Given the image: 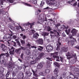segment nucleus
<instances>
[{
  "label": "nucleus",
  "instance_id": "nucleus-1",
  "mask_svg": "<svg viewBox=\"0 0 79 79\" xmlns=\"http://www.w3.org/2000/svg\"><path fill=\"white\" fill-rule=\"evenodd\" d=\"M46 2L47 4L49 5L48 7L44 8V10H49V9L53 10H55L54 6L58 7L60 5V3L58 1H57L55 2H52L50 0H47Z\"/></svg>",
  "mask_w": 79,
  "mask_h": 79
},
{
  "label": "nucleus",
  "instance_id": "nucleus-2",
  "mask_svg": "<svg viewBox=\"0 0 79 79\" xmlns=\"http://www.w3.org/2000/svg\"><path fill=\"white\" fill-rule=\"evenodd\" d=\"M31 71L33 72V75L34 76L33 77V79H38V77H39L40 76H45L46 73H50V70L48 69H46L45 70V72H42L39 73H36L37 70H34V69H31Z\"/></svg>",
  "mask_w": 79,
  "mask_h": 79
},
{
  "label": "nucleus",
  "instance_id": "nucleus-3",
  "mask_svg": "<svg viewBox=\"0 0 79 79\" xmlns=\"http://www.w3.org/2000/svg\"><path fill=\"white\" fill-rule=\"evenodd\" d=\"M5 56L6 57H8L10 56V54L7 53H2L0 54V62L1 64H3L4 66H6V62L5 61Z\"/></svg>",
  "mask_w": 79,
  "mask_h": 79
},
{
  "label": "nucleus",
  "instance_id": "nucleus-4",
  "mask_svg": "<svg viewBox=\"0 0 79 79\" xmlns=\"http://www.w3.org/2000/svg\"><path fill=\"white\" fill-rule=\"evenodd\" d=\"M69 37L71 39L70 44L71 45H72V46H73L74 44V42H76V40L75 38L73 37L72 35H69Z\"/></svg>",
  "mask_w": 79,
  "mask_h": 79
},
{
  "label": "nucleus",
  "instance_id": "nucleus-5",
  "mask_svg": "<svg viewBox=\"0 0 79 79\" xmlns=\"http://www.w3.org/2000/svg\"><path fill=\"white\" fill-rule=\"evenodd\" d=\"M52 55H53V57L56 58V61H60V57L58 56V52H56L53 54H52Z\"/></svg>",
  "mask_w": 79,
  "mask_h": 79
},
{
  "label": "nucleus",
  "instance_id": "nucleus-6",
  "mask_svg": "<svg viewBox=\"0 0 79 79\" xmlns=\"http://www.w3.org/2000/svg\"><path fill=\"white\" fill-rule=\"evenodd\" d=\"M46 50L48 52H50L53 50V46L49 44L46 47Z\"/></svg>",
  "mask_w": 79,
  "mask_h": 79
},
{
  "label": "nucleus",
  "instance_id": "nucleus-7",
  "mask_svg": "<svg viewBox=\"0 0 79 79\" xmlns=\"http://www.w3.org/2000/svg\"><path fill=\"white\" fill-rule=\"evenodd\" d=\"M6 13H6L5 11V8L3 7L2 5H1L0 8V14H1L3 15H6Z\"/></svg>",
  "mask_w": 79,
  "mask_h": 79
},
{
  "label": "nucleus",
  "instance_id": "nucleus-8",
  "mask_svg": "<svg viewBox=\"0 0 79 79\" xmlns=\"http://www.w3.org/2000/svg\"><path fill=\"white\" fill-rule=\"evenodd\" d=\"M47 60H48L46 61V64L48 68L50 67V65H51L50 61H52V58H50L49 57H47Z\"/></svg>",
  "mask_w": 79,
  "mask_h": 79
},
{
  "label": "nucleus",
  "instance_id": "nucleus-9",
  "mask_svg": "<svg viewBox=\"0 0 79 79\" xmlns=\"http://www.w3.org/2000/svg\"><path fill=\"white\" fill-rule=\"evenodd\" d=\"M70 75H72L73 76H74V79H79L78 78V77L79 76V71H78L77 72L76 74V75H74V74H75V73H74L73 75L72 74V73L71 72H69Z\"/></svg>",
  "mask_w": 79,
  "mask_h": 79
},
{
  "label": "nucleus",
  "instance_id": "nucleus-10",
  "mask_svg": "<svg viewBox=\"0 0 79 79\" xmlns=\"http://www.w3.org/2000/svg\"><path fill=\"white\" fill-rule=\"evenodd\" d=\"M8 49L10 51L9 53L10 55H13L14 54V52H15V49L13 47H8Z\"/></svg>",
  "mask_w": 79,
  "mask_h": 79
},
{
  "label": "nucleus",
  "instance_id": "nucleus-11",
  "mask_svg": "<svg viewBox=\"0 0 79 79\" xmlns=\"http://www.w3.org/2000/svg\"><path fill=\"white\" fill-rule=\"evenodd\" d=\"M35 24V23L33 22V23H30L29 22H28L27 23L23 24L24 26H27L29 25H30V28H32V26Z\"/></svg>",
  "mask_w": 79,
  "mask_h": 79
},
{
  "label": "nucleus",
  "instance_id": "nucleus-12",
  "mask_svg": "<svg viewBox=\"0 0 79 79\" xmlns=\"http://www.w3.org/2000/svg\"><path fill=\"white\" fill-rule=\"evenodd\" d=\"M36 42L40 45H43L44 44V41L42 38H39L36 41Z\"/></svg>",
  "mask_w": 79,
  "mask_h": 79
},
{
  "label": "nucleus",
  "instance_id": "nucleus-13",
  "mask_svg": "<svg viewBox=\"0 0 79 79\" xmlns=\"http://www.w3.org/2000/svg\"><path fill=\"white\" fill-rule=\"evenodd\" d=\"M45 62H41L40 63V64H38L37 67V69H40L43 67V64H44Z\"/></svg>",
  "mask_w": 79,
  "mask_h": 79
},
{
  "label": "nucleus",
  "instance_id": "nucleus-14",
  "mask_svg": "<svg viewBox=\"0 0 79 79\" xmlns=\"http://www.w3.org/2000/svg\"><path fill=\"white\" fill-rule=\"evenodd\" d=\"M1 47L2 48V50L3 52H6V51L7 50V47L3 44H1Z\"/></svg>",
  "mask_w": 79,
  "mask_h": 79
},
{
  "label": "nucleus",
  "instance_id": "nucleus-15",
  "mask_svg": "<svg viewBox=\"0 0 79 79\" xmlns=\"http://www.w3.org/2000/svg\"><path fill=\"white\" fill-rule=\"evenodd\" d=\"M9 68H11V69H13V68H15V67L14 66V64L11 62H9Z\"/></svg>",
  "mask_w": 79,
  "mask_h": 79
},
{
  "label": "nucleus",
  "instance_id": "nucleus-16",
  "mask_svg": "<svg viewBox=\"0 0 79 79\" xmlns=\"http://www.w3.org/2000/svg\"><path fill=\"white\" fill-rule=\"evenodd\" d=\"M71 33H72V35L74 36L77 34V30L75 29H73L71 31Z\"/></svg>",
  "mask_w": 79,
  "mask_h": 79
},
{
  "label": "nucleus",
  "instance_id": "nucleus-17",
  "mask_svg": "<svg viewBox=\"0 0 79 79\" xmlns=\"http://www.w3.org/2000/svg\"><path fill=\"white\" fill-rule=\"evenodd\" d=\"M37 60H39V58H38V57L36 58L35 60L31 61L30 63V65H32V64H35V63H36V62H37L36 61H37Z\"/></svg>",
  "mask_w": 79,
  "mask_h": 79
},
{
  "label": "nucleus",
  "instance_id": "nucleus-18",
  "mask_svg": "<svg viewBox=\"0 0 79 79\" xmlns=\"http://www.w3.org/2000/svg\"><path fill=\"white\" fill-rule=\"evenodd\" d=\"M9 15H7V17H6V18H7V19H9V20H10V21H11V22L12 23V26H15V22H14V21L12 20V19H11V18H9Z\"/></svg>",
  "mask_w": 79,
  "mask_h": 79
},
{
  "label": "nucleus",
  "instance_id": "nucleus-19",
  "mask_svg": "<svg viewBox=\"0 0 79 79\" xmlns=\"http://www.w3.org/2000/svg\"><path fill=\"white\" fill-rule=\"evenodd\" d=\"M32 73L30 72V71H28L26 72V75L27 76V77H30L32 75Z\"/></svg>",
  "mask_w": 79,
  "mask_h": 79
},
{
  "label": "nucleus",
  "instance_id": "nucleus-20",
  "mask_svg": "<svg viewBox=\"0 0 79 79\" xmlns=\"http://www.w3.org/2000/svg\"><path fill=\"white\" fill-rule=\"evenodd\" d=\"M57 48H56V50H60V46L61 45V43L60 42H58V43L56 44Z\"/></svg>",
  "mask_w": 79,
  "mask_h": 79
},
{
  "label": "nucleus",
  "instance_id": "nucleus-21",
  "mask_svg": "<svg viewBox=\"0 0 79 79\" xmlns=\"http://www.w3.org/2000/svg\"><path fill=\"white\" fill-rule=\"evenodd\" d=\"M61 78L64 79H66L67 78V76H66V74L65 73H64L61 75Z\"/></svg>",
  "mask_w": 79,
  "mask_h": 79
},
{
  "label": "nucleus",
  "instance_id": "nucleus-22",
  "mask_svg": "<svg viewBox=\"0 0 79 79\" xmlns=\"http://www.w3.org/2000/svg\"><path fill=\"white\" fill-rule=\"evenodd\" d=\"M67 56H74V55L69 52H67L66 54Z\"/></svg>",
  "mask_w": 79,
  "mask_h": 79
},
{
  "label": "nucleus",
  "instance_id": "nucleus-23",
  "mask_svg": "<svg viewBox=\"0 0 79 79\" xmlns=\"http://www.w3.org/2000/svg\"><path fill=\"white\" fill-rule=\"evenodd\" d=\"M27 46H28L29 47L30 49L31 48H35V49H36V48H37V47L31 45V44H27Z\"/></svg>",
  "mask_w": 79,
  "mask_h": 79
},
{
  "label": "nucleus",
  "instance_id": "nucleus-24",
  "mask_svg": "<svg viewBox=\"0 0 79 79\" xmlns=\"http://www.w3.org/2000/svg\"><path fill=\"white\" fill-rule=\"evenodd\" d=\"M21 48H19L18 49L15 50V52H16V53L18 54H20L21 53Z\"/></svg>",
  "mask_w": 79,
  "mask_h": 79
},
{
  "label": "nucleus",
  "instance_id": "nucleus-25",
  "mask_svg": "<svg viewBox=\"0 0 79 79\" xmlns=\"http://www.w3.org/2000/svg\"><path fill=\"white\" fill-rule=\"evenodd\" d=\"M24 77V74L23 73H22L21 75L20 76V77H17V78H13L12 79H23Z\"/></svg>",
  "mask_w": 79,
  "mask_h": 79
},
{
  "label": "nucleus",
  "instance_id": "nucleus-26",
  "mask_svg": "<svg viewBox=\"0 0 79 79\" xmlns=\"http://www.w3.org/2000/svg\"><path fill=\"white\" fill-rule=\"evenodd\" d=\"M61 50L64 52H66L68 51V48L66 47H64L61 48Z\"/></svg>",
  "mask_w": 79,
  "mask_h": 79
},
{
  "label": "nucleus",
  "instance_id": "nucleus-27",
  "mask_svg": "<svg viewBox=\"0 0 79 79\" xmlns=\"http://www.w3.org/2000/svg\"><path fill=\"white\" fill-rule=\"evenodd\" d=\"M39 36V35L38 34V33H36L33 35V37L35 39H37V38Z\"/></svg>",
  "mask_w": 79,
  "mask_h": 79
},
{
  "label": "nucleus",
  "instance_id": "nucleus-28",
  "mask_svg": "<svg viewBox=\"0 0 79 79\" xmlns=\"http://www.w3.org/2000/svg\"><path fill=\"white\" fill-rule=\"evenodd\" d=\"M26 53L28 55H31V51L29 49H27L26 50Z\"/></svg>",
  "mask_w": 79,
  "mask_h": 79
},
{
  "label": "nucleus",
  "instance_id": "nucleus-29",
  "mask_svg": "<svg viewBox=\"0 0 79 79\" xmlns=\"http://www.w3.org/2000/svg\"><path fill=\"white\" fill-rule=\"evenodd\" d=\"M48 35V33L46 32H44L42 34V35L44 36V39L45 38V36H47Z\"/></svg>",
  "mask_w": 79,
  "mask_h": 79
},
{
  "label": "nucleus",
  "instance_id": "nucleus-30",
  "mask_svg": "<svg viewBox=\"0 0 79 79\" xmlns=\"http://www.w3.org/2000/svg\"><path fill=\"white\" fill-rule=\"evenodd\" d=\"M59 71V70H58V69L56 68L54 71V74H55L56 75H57V74H58V73Z\"/></svg>",
  "mask_w": 79,
  "mask_h": 79
},
{
  "label": "nucleus",
  "instance_id": "nucleus-31",
  "mask_svg": "<svg viewBox=\"0 0 79 79\" xmlns=\"http://www.w3.org/2000/svg\"><path fill=\"white\" fill-rule=\"evenodd\" d=\"M60 60L62 62V63H64V62L66 61V60H65V59H64L63 57L60 56Z\"/></svg>",
  "mask_w": 79,
  "mask_h": 79
},
{
  "label": "nucleus",
  "instance_id": "nucleus-32",
  "mask_svg": "<svg viewBox=\"0 0 79 79\" xmlns=\"http://www.w3.org/2000/svg\"><path fill=\"white\" fill-rule=\"evenodd\" d=\"M71 31V29H69L68 30L66 29L65 30V32L67 34V35H68L69 33H70V31Z\"/></svg>",
  "mask_w": 79,
  "mask_h": 79
},
{
  "label": "nucleus",
  "instance_id": "nucleus-33",
  "mask_svg": "<svg viewBox=\"0 0 79 79\" xmlns=\"http://www.w3.org/2000/svg\"><path fill=\"white\" fill-rule=\"evenodd\" d=\"M13 35H9L8 38V41H10L11 40V39H12V36Z\"/></svg>",
  "mask_w": 79,
  "mask_h": 79
},
{
  "label": "nucleus",
  "instance_id": "nucleus-34",
  "mask_svg": "<svg viewBox=\"0 0 79 79\" xmlns=\"http://www.w3.org/2000/svg\"><path fill=\"white\" fill-rule=\"evenodd\" d=\"M4 72V69L2 67H0V73H3Z\"/></svg>",
  "mask_w": 79,
  "mask_h": 79
},
{
  "label": "nucleus",
  "instance_id": "nucleus-35",
  "mask_svg": "<svg viewBox=\"0 0 79 79\" xmlns=\"http://www.w3.org/2000/svg\"><path fill=\"white\" fill-rule=\"evenodd\" d=\"M11 44L12 45H14V47L16 46V42L12 41L11 42Z\"/></svg>",
  "mask_w": 79,
  "mask_h": 79
},
{
  "label": "nucleus",
  "instance_id": "nucleus-36",
  "mask_svg": "<svg viewBox=\"0 0 79 79\" xmlns=\"http://www.w3.org/2000/svg\"><path fill=\"white\" fill-rule=\"evenodd\" d=\"M54 65H55V66H57V67H58V68H60V65H59V64H58V63H57L56 62H55L54 63Z\"/></svg>",
  "mask_w": 79,
  "mask_h": 79
},
{
  "label": "nucleus",
  "instance_id": "nucleus-37",
  "mask_svg": "<svg viewBox=\"0 0 79 79\" xmlns=\"http://www.w3.org/2000/svg\"><path fill=\"white\" fill-rule=\"evenodd\" d=\"M25 60L26 61H27V62L29 61V60H30V57H25Z\"/></svg>",
  "mask_w": 79,
  "mask_h": 79
},
{
  "label": "nucleus",
  "instance_id": "nucleus-38",
  "mask_svg": "<svg viewBox=\"0 0 79 79\" xmlns=\"http://www.w3.org/2000/svg\"><path fill=\"white\" fill-rule=\"evenodd\" d=\"M30 35H32V34H34L35 33V30H32V29L30 31Z\"/></svg>",
  "mask_w": 79,
  "mask_h": 79
},
{
  "label": "nucleus",
  "instance_id": "nucleus-39",
  "mask_svg": "<svg viewBox=\"0 0 79 79\" xmlns=\"http://www.w3.org/2000/svg\"><path fill=\"white\" fill-rule=\"evenodd\" d=\"M24 5H25L27 6H30V7H32V5L27 3L24 2Z\"/></svg>",
  "mask_w": 79,
  "mask_h": 79
},
{
  "label": "nucleus",
  "instance_id": "nucleus-40",
  "mask_svg": "<svg viewBox=\"0 0 79 79\" xmlns=\"http://www.w3.org/2000/svg\"><path fill=\"white\" fill-rule=\"evenodd\" d=\"M44 4H45V2L44 1H42L41 2V3L40 4V6L42 7L44 5Z\"/></svg>",
  "mask_w": 79,
  "mask_h": 79
},
{
  "label": "nucleus",
  "instance_id": "nucleus-41",
  "mask_svg": "<svg viewBox=\"0 0 79 79\" xmlns=\"http://www.w3.org/2000/svg\"><path fill=\"white\" fill-rule=\"evenodd\" d=\"M45 54L44 52H42L40 54V58H42V57L44 56V55Z\"/></svg>",
  "mask_w": 79,
  "mask_h": 79
},
{
  "label": "nucleus",
  "instance_id": "nucleus-42",
  "mask_svg": "<svg viewBox=\"0 0 79 79\" xmlns=\"http://www.w3.org/2000/svg\"><path fill=\"white\" fill-rule=\"evenodd\" d=\"M10 74V71L8 72L7 74L6 75V77H9Z\"/></svg>",
  "mask_w": 79,
  "mask_h": 79
},
{
  "label": "nucleus",
  "instance_id": "nucleus-43",
  "mask_svg": "<svg viewBox=\"0 0 79 79\" xmlns=\"http://www.w3.org/2000/svg\"><path fill=\"white\" fill-rule=\"evenodd\" d=\"M31 2L33 4L37 5V1L36 0H32Z\"/></svg>",
  "mask_w": 79,
  "mask_h": 79
},
{
  "label": "nucleus",
  "instance_id": "nucleus-44",
  "mask_svg": "<svg viewBox=\"0 0 79 79\" xmlns=\"http://www.w3.org/2000/svg\"><path fill=\"white\" fill-rule=\"evenodd\" d=\"M20 42L21 43L22 45L25 44V40H20Z\"/></svg>",
  "mask_w": 79,
  "mask_h": 79
},
{
  "label": "nucleus",
  "instance_id": "nucleus-45",
  "mask_svg": "<svg viewBox=\"0 0 79 79\" xmlns=\"http://www.w3.org/2000/svg\"><path fill=\"white\" fill-rule=\"evenodd\" d=\"M7 2H9V3H12L15 2V0H7Z\"/></svg>",
  "mask_w": 79,
  "mask_h": 79
},
{
  "label": "nucleus",
  "instance_id": "nucleus-46",
  "mask_svg": "<svg viewBox=\"0 0 79 79\" xmlns=\"http://www.w3.org/2000/svg\"><path fill=\"white\" fill-rule=\"evenodd\" d=\"M61 26V24L58 23L56 24V27H57V28H58L59 26Z\"/></svg>",
  "mask_w": 79,
  "mask_h": 79
},
{
  "label": "nucleus",
  "instance_id": "nucleus-47",
  "mask_svg": "<svg viewBox=\"0 0 79 79\" xmlns=\"http://www.w3.org/2000/svg\"><path fill=\"white\" fill-rule=\"evenodd\" d=\"M9 32H10L11 34H9V35H14V33H13L12 32V31H11V30H9Z\"/></svg>",
  "mask_w": 79,
  "mask_h": 79
},
{
  "label": "nucleus",
  "instance_id": "nucleus-48",
  "mask_svg": "<svg viewBox=\"0 0 79 79\" xmlns=\"http://www.w3.org/2000/svg\"><path fill=\"white\" fill-rule=\"evenodd\" d=\"M60 31H63V30H64V28H63V25L61 26L60 27Z\"/></svg>",
  "mask_w": 79,
  "mask_h": 79
},
{
  "label": "nucleus",
  "instance_id": "nucleus-49",
  "mask_svg": "<svg viewBox=\"0 0 79 79\" xmlns=\"http://www.w3.org/2000/svg\"><path fill=\"white\" fill-rule=\"evenodd\" d=\"M0 77L1 78H3L4 77V75L2 73H0Z\"/></svg>",
  "mask_w": 79,
  "mask_h": 79
},
{
  "label": "nucleus",
  "instance_id": "nucleus-50",
  "mask_svg": "<svg viewBox=\"0 0 79 79\" xmlns=\"http://www.w3.org/2000/svg\"><path fill=\"white\" fill-rule=\"evenodd\" d=\"M8 27H10L11 29L13 30V27H11V25H10V24H8Z\"/></svg>",
  "mask_w": 79,
  "mask_h": 79
},
{
  "label": "nucleus",
  "instance_id": "nucleus-51",
  "mask_svg": "<svg viewBox=\"0 0 79 79\" xmlns=\"http://www.w3.org/2000/svg\"><path fill=\"white\" fill-rule=\"evenodd\" d=\"M63 27L64 29H68V28H69V27L68 26H67L66 27L64 25H63Z\"/></svg>",
  "mask_w": 79,
  "mask_h": 79
},
{
  "label": "nucleus",
  "instance_id": "nucleus-52",
  "mask_svg": "<svg viewBox=\"0 0 79 79\" xmlns=\"http://www.w3.org/2000/svg\"><path fill=\"white\" fill-rule=\"evenodd\" d=\"M19 27H20V29L22 31H24V28H23V27H21L20 26H19Z\"/></svg>",
  "mask_w": 79,
  "mask_h": 79
},
{
  "label": "nucleus",
  "instance_id": "nucleus-53",
  "mask_svg": "<svg viewBox=\"0 0 79 79\" xmlns=\"http://www.w3.org/2000/svg\"><path fill=\"white\" fill-rule=\"evenodd\" d=\"M3 40H5V39H7V37L6 35H4L3 37Z\"/></svg>",
  "mask_w": 79,
  "mask_h": 79
},
{
  "label": "nucleus",
  "instance_id": "nucleus-54",
  "mask_svg": "<svg viewBox=\"0 0 79 79\" xmlns=\"http://www.w3.org/2000/svg\"><path fill=\"white\" fill-rule=\"evenodd\" d=\"M3 0H0V5H1H1H3Z\"/></svg>",
  "mask_w": 79,
  "mask_h": 79
},
{
  "label": "nucleus",
  "instance_id": "nucleus-55",
  "mask_svg": "<svg viewBox=\"0 0 79 79\" xmlns=\"http://www.w3.org/2000/svg\"><path fill=\"white\" fill-rule=\"evenodd\" d=\"M15 76H16V73H15V72H13L12 73V76L13 77H15Z\"/></svg>",
  "mask_w": 79,
  "mask_h": 79
},
{
  "label": "nucleus",
  "instance_id": "nucleus-56",
  "mask_svg": "<svg viewBox=\"0 0 79 79\" xmlns=\"http://www.w3.org/2000/svg\"><path fill=\"white\" fill-rule=\"evenodd\" d=\"M24 55V54H23V53H22V54H21V55H20V57L21 58H22V59H23V56Z\"/></svg>",
  "mask_w": 79,
  "mask_h": 79
},
{
  "label": "nucleus",
  "instance_id": "nucleus-57",
  "mask_svg": "<svg viewBox=\"0 0 79 79\" xmlns=\"http://www.w3.org/2000/svg\"><path fill=\"white\" fill-rule=\"evenodd\" d=\"M73 57H74L75 58V60H76H76H77V56H76V55H74V56H73Z\"/></svg>",
  "mask_w": 79,
  "mask_h": 79
},
{
  "label": "nucleus",
  "instance_id": "nucleus-58",
  "mask_svg": "<svg viewBox=\"0 0 79 79\" xmlns=\"http://www.w3.org/2000/svg\"><path fill=\"white\" fill-rule=\"evenodd\" d=\"M21 49H22L23 50H26V48L24 47H23L21 46Z\"/></svg>",
  "mask_w": 79,
  "mask_h": 79
},
{
  "label": "nucleus",
  "instance_id": "nucleus-59",
  "mask_svg": "<svg viewBox=\"0 0 79 79\" xmlns=\"http://www.w3.org/2000/svg\"><path fill=\"white\" fill-rule=\"evenodd\" d=\"M66 41L67 42L68 44H69V40L68 39H66Z\"/></svg>",
  "mask_w": 79,
  "mask_h": 79
},
{
  "label": "nucleus",
  "instance_id": "nucleus-60",
  "mask_svg": "<svg viewBox=\"0 0 79 79\" xmlns=\"http://www.w3.org/2000/svg\"><path fill=\"white\" fill-rule=\"evenodd\" d=\"M47 30L48 31H51V28H50V27H48L47 28Z\"/></svg>",
  "mask_w": 79,
  "mask_h": 79
},
{
  "label": "nucleus",
  "instance_id": "nucleus-61",
  "mask_svg": "<svg viewBox=\"0 0 79 79\" xmlns=\"http://www.w3.org/2000/svg\"><path fill=\"white\" fill-rule=\"evenodd\" d=\"M17 38V37L15 35H14L12 36V39H16Z\"/></svg>",
  "mask_w": 79,
  "mask_h": 79
},
{
  "label": "nucleus",
  "instance_id": "nucleus-62",
  "mask_svg": "<svg viewBox=\"0 0 79 79\" xmlns=\"http://www.w3.org/2000/svg\"><path fill=\"white\" fill-rule=\"evenodd\" d=\"M15 27L16 28L17 30H19L20 28L19 27Z\"/></svg>",
  "mask_w": 79,
  "mask_h": 79
},
{
  "label": "nucleus",
  "instance_id": "nucleus-63",
  "mask_svg": "<svg viewBox=\"0 0 79 79\" xmlns=\"http://www.w3.org/2000/svg\"><path fill=\"white\" fill-rule=\"evenodd\" d=\"M56 78H57L56 77H54V76H52V79H56Z\"/></svg>",
  "mask_w": 79,
  "mask_h": 79
},
{
  "label": "nucleus",
  "instance_id": "nucleus-64",
  "mask_svg": "<svg viewBox=\"0 0 79 79\" xmlns=\"http://www.w3.org/2000/svg\"><path fill=\"white\" fill-rule=\"evenodd\" d=\"M75 48H77L78 50H79V46H76L75 47Z\"/></svg>",
  "mask_w": 79,
  "mask_h": 79
}]
</instances>
